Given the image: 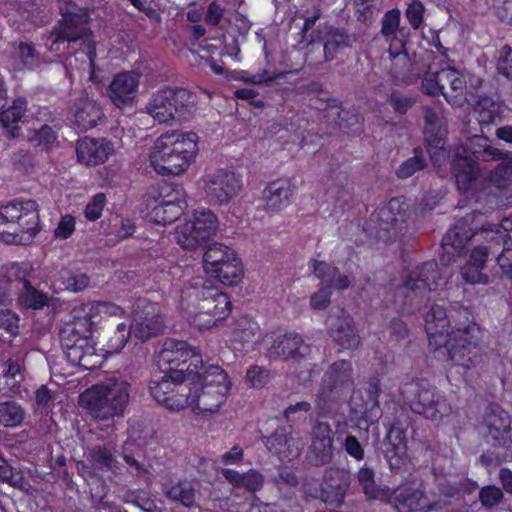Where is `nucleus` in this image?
<instances>
[{
    "label": "nucleus",
    "instance_id": "nucleus-1",
    "mask_svg": "<svg viewBox=\"0 0 512 512\" xmlns=\"http://www.w3.org/2000/svg\"><path fill=\"white\" fill-rule=\"evenodd\" d=\"M445 124L440 109H425L424 134L427 150L436 167L450 164L458 189L467 192L479 176L480 169L476 160H498L503 157V153L492 147L489 139L481 135L470 137L465 146L457 147L453 152L447 151L444 146Z\"/></svg>",
    "mask_w": 512,
    "mask_h": 512
},
{
    "label": "nucleus",
    "instance_id": "nucleus-2",
    "mask_svg": "<svg viewBox=\"0 0 512 512\" xmlns=\"http://www.w3.org/2000/svg\"><path fill=\"white\" fill-rule=\"evenodd\" d=\"M228 373L218 365H211L204 372L203 381L182 377L174 379L163 373L160 380H153L149 390L151 396L172 411L189 408L195 414L216 413L226 402L231 390Z\"/></svg>",
    "mask_w": 512,
    "mask_h": 512
},
{
    "label": "nucleus",
    "instance_id": "nucleus-3",
    "mask_svg": "<svg viewBox=\"0 0 512 512\" xmlns=\"http://www.w3.org/2000/svg\"><path fill=\"white\" fill-rule=\"evenodd\" d=\"M424 327L429 345L436 350L444 348L451 369L466 371L482 362V331L476 323L452 329L445 307L435 303L424 314Z\"/></svg>",
    "mask_w": 512,
    "mask_h": 512
},
{
    "label": "nucleus",
    "instance_id": "nucleus-4",
    "mask_svg": "<svg viewBox=\"0 0 512 512\" xmlns=\"http://www.w3.org/2000/svg\"><path fill=\"white\" fill-rule=\"evenodd\" d=\"M180 305L189 322L199 330L217 326L231 311L228 295L201 277L195 278L181 291Z\"/></svg>",
    "mask_w": 512,
    "mask_h": 512
},
{
    "label": "nucleus",
    "instance_id": "nucleus-5",
    "mask_svg": "<svg viewBox=\"0 0 512 512\" xmlns=\"http://www.w3.org/2000/svg\"><path fill=\"white\" fill-rule=\"evenodd\" d=\"M199 137L191 131L173 130L160 135L149 152V163L159 175L179 176L195 162Z\"/></svg>",
    "mask_w": 512,
    "mask_h": 512
},
{
    "label": "nucleus",
    "instance_id": "nucleus-6",
    "mask_svg": "<svg viewBox=\"0 0 512 512\" xmlns=\"http://www.w3.org/2000/svg\"><path fill=\"white\" fill-rule=\"evenodd\" d=\"M129 383L110 377L93 385L79 397V405L98 419L109 420L123 414L130 398Z\"/></svg>",
    "mask_w": 512,
    "mask_h": 512
},
{
    "label": "nucleus",
    "instance_id": "nucleus-7",
    "mask_svg": "<svg viewBox=\"0 0 512 512\" xmlns=\"http://www.w3.org/2000/svg\"><path fill=\"white\" fill-rule=\"evenodd\" d=\"M155 362L162 373H170L174 379L195 377L203 381L205 366L201 355L185 341L167 339L155 356Z\"/></svg>",
    "mask_w": 512,
    "mask_h": 512
},
{
    "label": "nucleus",
    "instance_id": "nucleus-8",
    "mask_svg": "<svg viewBox=\"0 0 512 512\" xmlns=\"http://www.w3.org/2000/svg\"><path fill=\"white\" fill-rule=\"evenodd\" d=\"M40 231L36 201L12 202L0 208V238L6 242L27 243Z\"/></svg>",
    "mask_w": 512,
    "mask_h": 512
},
{
    "label": "nucleus",
    "instance_id": "nucleus-9",
    "mask_svg": "<svg viewBox=\"0 0 512 512\" xmlns=\"http://www.w3.org/2000/svg\"><path fill=\"white\" fill-rule=\"evenodd\" d=\"M196 104V96L184 88L164 87L154 92L146 112L158 123L169 124L187 119Z\"/></svg>",
    "mask_w": 512,
    "mask_h": 512
},
{
    "label": "nucleus",
    "instance_id": "nucleus-10",
    "mask_svg": "<svg viewBox=\"0 0 512 512\" xmlns=\"http://www.w3.org/2000/svg\"><path fill=\"white\" fill-rule=\"evenodd\" d=\"M61 342L72 365L91 370L102 364L104 350L96 348L97 343L87 325H80L75 320L72 326L61 331Z\"/></svg>",
    "mask_w": 512,
    "mask_h": 512
},
{
    "label": "nucleus",
    "instance_id": "nucleus-11",
    "mask_svg": "<svg viewBox=\"0 0 512 512\" xmlns=\"http://www.w3.org/2000/svg\"><path fill=\"white\" fill-rule=\"evenodd\" d=\"M61 11L63 19L50 37L52 39L50 50L57 52L60 50V45L65 42L82 40L86 48L84 53L90 70L89 78L91 81H96L94 71L96 57L95 42L90 38V31L86 28L88 22L87 12L83 10L75 12L68 9L64 10L63 8H61Z\"/></svg>",
    "mask_w": 512,
    "mask_h": 512
},
{
    "label": "nucleus",
    "instance_id": "nucleus-12",
    "mask_svg": "<svg viewBox=\"0 0 512 512\" xmlns=\"http://www.w3.org/2000/svg\"><path fill=\"white\" fill-rule=\"evenodd\" d=\"M203 267L207 274L224 285H235L243 277V265L237 253L221 243L210 244L203 255Z\"/></svg>",
    "mask_w": 512,
    "mask_h": 512
},
{
    "label": "nucleus",
    "instance_id": "nucleus-13",
    "mask_svg": "<svg viewBox=\"0 0 512 512\" xmlns=\"http://www.w3.org/2000/svg\"><path fill=\"white\" fill-rule=\"evenodd\" d=\"M409 205L403 198H393L374 212L366 222L364 230L372 237L387 242L392 232L397 234L409 218Z\"/></svg>",
    "mask_w": 512,
    "mask_h": 512
},
{
    "label": "nucleus",
    "instance_id": "nucleus-14",
    "mask_svg": "<svg viewBox=\"0 0 512 512\" xmlns=\"http://www.w3.org/2000/svg\"><path fill=\"white\" fill-rule=\"evenodd\" d=\"M404 395L411 410L426 419L441 421L451 412V406L446 399L428 384H410Z\"/></svg>",
    "mask_w": 512,
    "mask_h": 512
},
{
    "label": "nucleus",
    "instance_id": "nucleus-15",
    "mask_svg": "<svg viewBox=\"0 0 512 512\" xmlns=\"http://www.w3.org/2000/svg\"><path fill=\"white\" fill-rule=\"evenodd\" d=\"M199 185L211 204L226 205L242 190L241 176L236 172L219 168L206 172Z\"/></svg>",
    "mask_w": 512,
    "mask_h": 512
},
{
    "label": "nucleus",
    "instance_id": "nucleus-16",
    "mask_svg": "<svg viewBox=\"0 0 512 512\" xmlns=\"http://www.w3.org/2000/svg\"><path fill=\"white\" fill-rule=\"evenodd\" d=\"M218 221L213 212L200 209L179 223L175 230L177 243L185 249H195L215 234Z\"/></svg>",
    "mask_w": 512,
    "mask_h": 512
},
{
    "label": "nucleus",
    "instance_id": "nucleus-17",
    "mask_svg": "<svg viewBox=\"0 0 512 512\" xmlns=\"http://www.w3.org/2000/svg\"><path fill=\"white\" fill-rule=\"evenodd\" d=\"M32 272V265L28 262L13 263L6 271L8 282L7 294H10L9 302L14 295L18 296L19 304L23 307L41 309L48 305V297L36 290L28 283V277Z\"/></svg>",
    "mask_w": 512,
    "mask_h": 512
},
{
    "label": "nucleus",
    "instance_id": "nucleus-18",
    "mask_svg": "<svg viewBox=\"0 0 512 512\" xmlns=\"http://www.w3.org/2000/svg\"><path fill=\"white\" fill-rule=\"evenodd\" d=\"M440 281L438 265L430 261L407 273L400 282L393 280L392 286L396 288L397 296L406 298L412 294L415 297H421L426 292L435 291Z\"/></svg>",
    "mask_w": 512,
    "mask_h": 512
},
{
    "label": "nucleus",
    "instance_id": "nucleus-19",
    "mask_svg": "<svg viewBox=\"0 0 512 512\" xmlns=\"http://www.w3.org/2000/svg\"><path fill=\"white\" fill-rule=\"evenodd\" d=\"M147 205L150 220L162 225L175 221L187 206L183 192L169 185L162 186L157 196H149Z\"/></svg>",
    "mask_w": 512,
    "mask_h": 512
},
{
    "label": "nucleus",
    "instance_id": "nucleus-20",
    "mask_svg": "<svg viewBox=\"0 0 512 512\" xmlns=\"http://www.w3.org/2000/svg\"><path fill=\"white\" fill-rule=\"evenodd\" d=\"M478 430L487 442H493L494 451H498L512 438V419L500 407H491L485 413Z\"/></svg>",
    "mask_w": 512,
    "mask_h": 512
},
{
    "label": "nucleus",
    "instance_id": "nucleus-21",
    "mask_svg": "<svg viewBox=\"0 0 512 512\" xmlns=\"http://www.w3.org/2000/svg\"><path fill=\"white\" fill-rule=\"evenodd\" d=\"M476 217V214L465 217L458 221L453 228H451L442 239V254L441 261L448 265L460 257L467 243L475 236L477 227H470L471 220Z\"/></svg>",
    "mask_w": 512,
    "mask_h": 512
},
{
    "label": "nucleus",
    "instance_id": "nucleus-22",
    "mask_svg": "<svg viewBox=\"0 0 512 512\" xmlns=\"http://www.w3.org/2000/svg\"><path fill=\"white\" fill-rule=\"evenodd\" d=\"M114 143L107 138L84 137L76 143L77 160L81 164L95 167L106 163L115 153Z\"/></svg>",
    "mask_w": 512,
    "mask_h": 512
},
{
    "label": "nucleus",
    "instance_id": "nucleus-23",
    "mask_svg": "<svg viewBox=\"0 0 512 512\" xmlns=\"http://www.w3.org/2000/svg\"><path fill=\"white\" fill-rule=\"evenodd\" d=\"M394 505L398 512H429L441 507L439 502L431 500L420 488L412 483L397 488L393 492Z\"/></svg>",
    "mask_w": 512,
    "mask_h": 512
},
{
    "label": "nucleus",
    "instance_id": "nucleus-24",
    "mask_svg": "<svg viewBox=\"0 0 512 512\" xmlns=\"http://www.w3.org/2000/svg\"><path fill=\"white\" fill-rule=\"evenodd\" d=\"M140 74L134 71L117 74L108 87V96L115 106L130 105L137 96Z\"/></svg>",
    "mask_w": 512,
    "mask_h": 512
},
{
    "label": "nucleus",
    "instance_id": "nucleus-25",
    "mask_svg": "<svg viewBox=\"0 0 512 512\" xmlns=\"http://www.w3.org/2000/svg\"><path fill=\"white\" fill-rule=\"evenodd\" d=\"M295 186L290 179L281 178L270 182L262 192V208L278 212L288 207L293 199Z\"/></svg>",
    "mask_w": 512,
    "mask_h": 512
},
{
    "label": "nucleus",
    "instance_id": "nucleus-26",
    "mask_svg": "<svg viewBox=\"0 0 512 512\" xmlns=\"http://www.w3.org/2000/svg\"><path fill=\"white\" fill-rule=\"evenodd\" d=\"M125 311L120 306L110 302H91L82 304L74 309V318L80 325H87L92 330L106 317L122 316Z\"/></svg>",
    "mask_w": 512,
    "mask_h": 512
},
{
    "label": "nucleus",
    "instance_id": "nucleus-27",
    "mask_svg": "<svg viewBox=\"0 0 512 512\" xmlns=\"http://www.w3.org/2000/svg\"><path fill=\"white\" fill-rule=\"evenodd\" d=\"M375 391H371L368 399L364 401L360 392H354L350 399V419L355 421L358 427L364 422L366 426L374 423L380 418L381 412L377 400V385H372ZM368 427H365L367 430Z\"/></svg>",
    "mask_w": 512,
    "mask_h": 512
},
{
    "label": "nucleus",
    "instance_id": "nucleus-28",
    "mask_svg": "<svg viewBox=\"0 0 512 512\" xmlns=\"http://www.w3.org/2000/svg\"><path fill=\"white\" fill-rule=\"evenodd\" d=\"M384 454L392 471L398 472L408 467L406 438L400 427L390 428L384 443Z\"/></svg>",
    "mask_w": 512,
    "mask_h": 512
},
{
    "label": "nucleus",
    "instance_id": "nucleus-29",
    "mask_svg": "<svg viewBox=\"0 0 512 512\" xmlns=\"http://www.w3.org/2000/svg\"><path fill=\"white\" fill-rule=\"evenodd\" d=\"M326 323L332 338L343 349H355L359 346L360 337L354 329L352 318L346 312L340 311L338 316L330 315Z\"/></svg>",
    "mask_w": 512,
    "mask_h": 512
},
{
    "label": "nucleus",
    "instance_id": "nucleus-30",
    "mask_svg": "<svg viewBox=\"0 0 512 512\" xmlns=\"http://www.w3.org/2000/svg\"><path fill=\"white\" fill-rule=\"evenodd\" d=\"M309 457L315 464L329 463L333 458V438L331 427L318 422L312 428V442Z\"/></svg>",
    "mask_w": 512,
    "mask_h": 512
},
{
    "label": "nucleus",
    "instance_id": "nucleus-31",
    "mask_svg": "<svg viewBox=\"0 0 512 512\" xmlns=\"http://www.w3.org/2000/svg\"><path fill=\"white\" fill-rule=\"evenodd\" d=\"M73 123L80 131H87L96 127L103 119L101 106L88 96L75 100L72 106Z\"/></svg>",
    "mask_w": 512,
    "mask_h": 512
},
{
    "label": "nucleus",
    "instance_id": "nucleus-32",
    "mask_svg": "<svg viewBox=\"0 0 512 512\" xmlns=\"http://www.w3.org/2000/svg\"><path fill=\"white\" fill-rule=\"evenodd\" d=\"M389 55L392 62L391 74L396 83L410 84L420 77V71L424 66L411 64L403 43L395 49L391 44Z\"/></svg>",
    "mask_w": 512,
    "mask_h": 512
},
{
    "label": "nucleus",
    "instance_id": "nucleus-33",
    "mask_svg": "<svg viewBox=\"0 0 512 512\" xmlns=\"http://www.w3.org/2000/svg\"><path fill=\"white\" fill-rule=\"evenodd\" d=\"M163 322L152 304L144 306L141 313L135 312L131 331L138 339L145 341L157 335L162 329Z\"/></svg>",
    "mask_w": 512,
    "mask_h": 512
},
{
    "label": "nucleus",
    "instance_id": "nucleus-34",
    "mask_svg": "<svg viewBox=\"0 0 512 512\" xmlns=\"http://www.w3.org/2000/svg\"><path fill=\"white\" fill-rule=\"evenodd\" d=\"M440 80L448 83L450 91L444 89L442 95L447 102L455 107H461L467 102L466 82L463 76L455 68L445 66L440 68Z\"/></svg>",
    "mask_w": 512,
    "mask_h": 512
},
{
    "label": "nucleus",
    "instance_id": "nucleus-35",
    "mask_svg": "<svg viewBox=\"0 0 512 512\" xmlns=\"http://www.w3.org/2000/svg\"><path fill=\"white\" fill-rule=\"evenodd\" d=\"M267 448L280 456L282 460H291L297 457L304 448L303 442L290 435L287 437L283 432H276L266 437Z\"/></svg>",
    "mask_w": 512,
    "mask_h": 512
},
{
    "label": "nucleus",
    "instance_id": "nucleus-36",
    "mask_svg": "<svg viewBox=\"0 0 512 512\" xmlns=\"http://www.w3.org/2000/svg\"><path fill=\"white\" fill-rule=\"evenodd\" d=\"M309 351V346L304 344L302 338L297 334L279 336L271 346L272 354L297 361L306 356Z\"/></svg>",
    "mask_w": 512,
    "mask_h": 512
},
{
    "label": "nucleus",
    "instance_id": "nucleus-37",
    "mask_svg": "<svg viewBox=\"0 0 512 512\" xmlns=\"http://www.w3.org/2000/svg\"><path fill=\"white\" fill-rule=\"evenodd\" d=\"M259 334V325L248 317L237 320L228 341L231 347L239 350L252 344Z\"/></svg>",
    "mask_w": 512,
    "mask_h": 512
},
{
    "label": "nucleus",
    "instance_id": "nucleus-38",
    "mask_svg": "<svg viewBox=\"0 0 512 512\" xmlns=\"http://www.w3.org/2000/svg\"><path fill=\"white\" fill-rule=\"evenodd\" d=\"M309 267L315 276L320 279L322 284L326 285L329 290L330 288L344 290L350 285V280L347 276L341 275L337 268L332 267L326 262L313 260Z\"/></svg>",
    "mask_w": 512,
    "mask_h": 512
},
{
    "label": "nucleus",
    "instance_id": "nucleus-39",
    "mask_svg": "<svg viewBox=\"0 0 512 512\" xmlns=\"http://www.w3.org/2000/svg\"><path fill=\"white\" fill-rule=\"evenodd\" d=\"M222 475L234 487L245 488L250 492H255L263 486L262 474L254 469L243 474L232 469H223Z\"/></svg>",
    "mask_w": 512,
    "mask_h": 512
},
{
    "label": "nucleus",
    "instance_id": "nucleus-40",
    "mask_svg": "<svg viewBox=\"0 0 512 512\" xmlns=\"http://www.w3.org/2000/svg\"><path fill=\"white\" fill-rule=\"evenodd\" d=\"M27 102L24 99H16L13 104L0 114V122L10 137L19 134V122L26 111Z\"/></svg>",
    "mask_w": 512,
    "mask_h": 512
},
{
    "label": "nucleus",
    "instance_id": "nucleus-41",
    "mask_svg": "<svg viewBox=\"0 0 512 512\" xmlns=\"http://www.w3.org/2000/svg\"><path fill=\"white\" fill-rule=\"evenodd\" d=\"M163 491L170 500L185 507H191L194 503V488L187 481L167 482L163 485Z\"/></svg>",
    "mask_w": 512,
    "mask_h": 512
},
{
    "label": "nucleus",
    "instance_id": "nucleus-42",
    "mask_svg": "<svg viewBox=\"0 0 512 512\" xmlns=\"http://www.w3.org/2000/svg\"><path fill=\"white\" fill-rule=\"evenodd\" d=\"M358 480L368 498L386 501L391 498V492L386 487H378L374 482V473L371 469L362 468L358 472Z\"/></svg>",
    "mask_w": 512,
    "mask_h": 512
},
{
    "label": "nucleus",
    "instance_id": "nucleus-43",
    "mask_svg": "<svg viewBox=\"0 0 512 512\" xmlns=\"http://www.w3.org/2000/svg\"><path fill=\"white\" fill-rule=\"evenodd\" d=\"M505 111V107L490 98H481L475 108L480 124L489 125L496 121Z\"/></svg>",
    "mask_w": 512,
    "mask_h": 512
},
{
    "label": "nucleus",
    "instance_id": "nucleus-44",
    "mask_svg": "<svg viewBox=\"0 0 512 512\" xmlns=\"http://www.w3.org/2000/svg\"><path fill=\"white\" fill-rule=\"evenodd\" d=\"M352 366L345 360L333 363L325 374V384L338 387L351 379Z\"/></svg>",
    "mask_w": 512,
    "mask_h": 512
},
{
    "label": "nucleus",
    "instance_id": "nucleus-45",
    "mask_svg": "<svg viewBox=\"0 0 512 512\" xmlns=\"http://www.w3.org/2000/svg\"><path fill=\"white\" fill-rule=\"evenodd\" d=\"M488 181L498 189H504L512 183V158H505L488 174Z\"/></svg>",
    "mask_w": 512,
    "mask_h": 512
},
{
    "label": "nucleus",
    "instance_id": "nucleus-46",
    "mask_svg": "<svg viewBox=\"0 0 512 512\" xmlns=\"http://www.w3.org/2000/svg\"><path fill=\"white\" fill-rule=\"evenodd\" d=\"M7 369L4 372L6 386L10 394L17 395L21 392L20 383L24 379L23 369L18 359H8L6 362Z\"/></svg>",
    "mask_w": 512,
    "mask_h": 512
},
{
    "label": "nucleus",
    "instance_id": "nucleus-47",
    "mask_svg": "<svg viewBox=\"0 0 512 512\" xmlns=\"http://www.w3.org/2000/svg\"><path fill=\"white\" fill-rule=\"evenodd\" d=\"M24 418V411L19 404L12 401L0 403V425L16 427Z\"/></svg>",
    "mask_w": 512,
    "mask_h": 512
},
{
    "label": "nucleus",
    "instance_id": "nucleus-48",
    "mask_svg": "<svg viewBox=\"0 0 512 512\" xmlns=\"http://www.w3.org/2000/svg\"><path fill=\"white\" fill-rule=\"evenodd\" d=\"M39 60L32 45L20 43L13 60V67L16 70L24 68L34 69L38 66Z\"/></svg>",
    "mask_w": 512,
    "mask_h": 512
},
{
    "label": "nucleus",
    "instance_id": "nucleus-49",
    "mask_svg": "<svg viewBox=\"0 0 512 512\" xmlns=\"http://www.w3.org/2000/svg\"><path fill=\"white\" fill-rule=\"evenodd\" d=\"M440 69L430 65L422 77V91L431 96H437L444 93L445 84L440 80Z\"/></svg>",
    "mask_w": 512,
    "mask_h": 512
},
{
    "label": "nucleus",
    "instance_id": "nucleus-50",
    "mask_svg": "<svg viewBox=\"0 0 512 512\" xmlns=\"http://www.w3.org/2000/svg\"><path fill=\"white\" fill-rule=\"evenodd\" d=\"M460 275L462 279L469 284L487 285L490 283V277L484 273V268L467 260L465 264L460 268Z\"/></svg>",
    "mask_w": 512,
    "mask_h": 512
},
{
    "label": "nucleus",
    "instance_id": "nucleus-51",
    "mask_svg": "<svg viewBox=\"0 0 512 512\" xmlns=\"http://www.w3.org/2000/svg\"><path fill=\"white\" fill-rule=\"evenodd\" d=\"M27 137L32 145L44 147L56 140V133L50 126L43 124L29 129Z\"/></svg>",
    "mask_w": 512,
    "mask_h": 512
},
{
    "label": "nucleus",
    "instance_id": "nucleus-52",
    "mask_svg": "<svg viewBox=\"0 0 512 512\" xmlns=\"http://www.w3.org/2000/svg\"><path fill=\"white\" fill-rule=\"evenodd\" d=\"M131 332L130 327L128 328L126 324L120 323L107 344V350L104 351L105 355L120 352L125 347Z\"/></svg>",
    "mask_w": 512,
    "mask_h": 512
},
{
    "label": "nucleus",
    "instance_id": "nucleus-53",
    "mask_svg": "<svg viewBox=\"0 0 512 512\" xmlns=\"http://www.w3.org/2000/svg\"><path fill=\"white\" fill-rule=\"evenodd\" d=\"M62 283L65 286V289L78 292L84 290L89 285V277L83 273H71L69 271H64L61 274Z\"/></svg>",
    "mask_w": 512,
    "mask_h": 512
},
{
    "label": "nucleus",
    "instance_id": "nucleus-54",
    "mask_svg": "<svg viewBox=\"0 0 512 512\" xmlns=\"http://www.w3.org/2000/svg\"><path fill=\"white\" fill-rule=\"evenodd\" d=\"M89 461L98 470H109L112 468L113 458L106 448L95 447L89 452Z\"/></svg>",
    "mask_w": 512,
    "mask_h": 512
},
{
    "label": "nucleus",
    "instance_id": "nucleus-55",
    "mask_svg": "<svg viewBox=\"0 0 512 512\" xmlns=\"http://www.w3.org/2000/svg\"><path fill=\"white\" fill-rule=\"evenodd\" d=\"M508 460H512V438L500 450L487 452L481 456V461L486 466H496Z\"/></svg>",
    "mask_w": 512,
    "mask_h": 512
},
{
    "label": "nucleus",
    "instance_id": "nucleus-56",
    "mask_svg": "<svg viewBox=\"0 0 512 512\" xmlns=\"http://www.w3.org/2000/svg\"><path fill=\"white\" fill-rule=\"evenodd\" d=\"M344 493L345 484L338 483L335 486L323 487L320 491V498L324 503L337 507L342 503Z\"/></svg>",
    "mask_w": 512,
    "mask_h": 512
},
{
    "label": "nucleus",
    "instance_id": "nucleus-57",
    "mask_svg": "<svg viewBox=\"0 0 512 512\" xmlns=\"http://www.w3.org/2000/svg\"><path fill=\"white\" fill-rule=\"evenodd\" d=\"M106 203L107 200L104 193H98L94 195L84 209V215L86 219L89 221L98 220L102 215Z\"/></svg>",
    "mask_w": 512,
    "mask_h": 512
},
{
    "label": "nucleus",
    "instance_id": "nucleus-58",
    "mask_svg": "<svg viewBox=\"0 0 512 512\" xmlns=\"http://www.w3.org/2000/svg\"><path fill=\"white\" fill-rule=\"evenodd\" d=\"M400 10L392 9L385 13L382 19V34L389 39L394 36L400 25Z\"/></svg>",
    "mask_w": 512,
    "mask_h": 512
},
{
    "label": "nucleus",
    "instance_id": "nucleus-59",
    "mask_svg": "<svg viewBox=\"0 0 512 512\" xmlns=\"http://www.w3.org/2000/svg\"><path fill=\"white\" fill-rule=\"evenodd\" d=\"M479 499L482 506L492 508L502 501L503 492L496 486H485L479 492Z\"/></svg>",
    "mask_w": 512,
    "mask_h": 512
},
{
    "label": "nucleus",
    "instance_id": "nucleus-60",
    "mask_svg": "<svg viewBox=\"0 0 512 512\" xmlns=\"http://www.w3.org/2000/svg\"><path fill=\"white\" fill-rule=\"evenodd\" d=\"M424 12L425 8L419 1H412L408 5L405 11V16L413 29L417 30L422 26L424 21Z\"/></svg>",
    "mask_w": 512,
    "mask_h": 512
},
{
    "label": "nucleus",
    "instance_id": "nucleus-61",
    "mask_svg": "<svg viewBox=\"0 0 512 512\" xmlns=\"http://www.w3.org/2000/svg\"><path fill=\"white\" fill-rule=\"evenodd\" d=\"M425 167V161L421 156H414L404 161L397 170L399 178H408Z\"/></svg>",
    "mask_w": 512,
    "mask_h": 512
},
{
    "label": "nucleus",
    "instance_id": "nucleus-62",
    "mask_svg": "<svg viewBox=\"0 0 512 512\" xmlns=\"http://www.w3.org/2000/svg\"><path fill=\"white\" fill-rule=\"evenodd\" d=\"M497 69L500 74L512 79V49L507 45L499 50Z\"/></svg>",
    "mask_w": 512,
    "mask_h": 512
},
{
    "label": "nucleus",
    "instance_id": "nucleus-63",
    "mask_svg": "<svg viewBox=\"0 0 512 512\" xmlns=\"http://www.w3.org/2000/svg\"><path fill=\"white\" fill-rule=\"evenodd\" d=\"M501 254L497 257V263L502 273L512 278V241H505Z\"/></svg>",
    "mask_w": 512,
    "mask_h": 512
},
{
    "label": "nucleus",
    "instance_id": "nucleus-64",
    "mask_svg": "<svg viewBox=\"0 0 512 512\" xmlns=\"http://www.w3.org/2000/svg\"><path fill=\"white\" fill-rule=\"evenodd\" d=\"M491 5L500 21L512 24V0H491Z\"/></svg>",
    "mask_w": 512,
    "mask_h": 512
}]
</instances>
